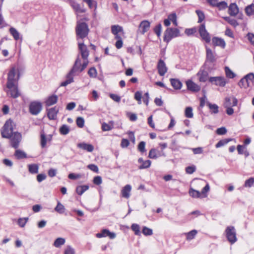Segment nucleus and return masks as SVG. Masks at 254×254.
I'll use <instances>...</instances> for the list:
<instances>
[{"instance_id": "29", "label": "nucleus", "mask_w": 254, "mask_h": 254, "mask_svg": "<svg viewBox=\"0 0 254 254\" xmlns=\"http://www.w3.org/2000/svg\"><path fill=\"white\" fill-rule=\"evenodd\" d=\"M88 189L89 186L88 185L78 186L76 188V192L78 195H81Z\"/></svg>"}, {"instance_id": "32", "label": "nucleus", "mask_w": 254, "mask_h": 254, "mask_svg": "<svg viewBox=\"0 0 254 254\" xmlns=\"http://www.w3.org/2000/svg\"><path fill=\"white\" fill-rule=\"evenodd\" d=\"M190 196L193 198H199L201 197L200 192L190 188L189 191Z\"/></svg>"}, {"instance_id": "31", "label": "nucleus", "mask_w": 254, "mask_h": 254, "mask_svg": "<svg viewBox=\"0 0 254 254\" xmlns=\"http://www.w3.org/2000/svg\"><path fill=\"white\" fill-rule=\"evenodd\" d=\"M73 76L68 73L66 75V79L61 83V86H66L73 82Z\"/></svg>"}, {"instance_id": "58", "label": "nucleus", "mask_w": 254, "mask_h": 254, "mask_svg": "<svg viewBox=\"0 0 254 254\" xmlns=\"http://www.w3.org/2000/svg\"><path fill=\"white\" fill-rule=\"evenodd\" d=\"M151 162L149 160L144 161L143 163L139 167V169H143L149 168L151 165Z\"/></svg>"}, {"instance_id": "43", "label": "nucleus", "mask_w": 254, "mask_h": 254, "mask_svg": "<svg viewBox=\"0 0 254 254\" xmlns=\"http://www.w3.org/2000/svg\"><path fill=\"white\" fill-rule=\"evenodd\" d=\"M111 31L114 35H116L121 32H123V28L119 25H113L111 27Z\"/></svg>"}, {"instance_id": "23", "label": "nucleus", "mask_w": 254, "mask_h": 254, "mask_svg": "<svg viewBox=\"0 0 254 254\" xmlns=\"http://www.w3.org/2000/svg\"><path fill=\"white\" fill-rule=\"evenodd\" d=\"M150 26V23L148 20H143L139 24V28L141 29V33L144 34L146 32Z\"/></svg>"}, {"instance_id": "22", "label": "nucleus", "mask_w": 254, "mask_h": 254, "mask_svg": "<svg viewBox=\"0 0 254 254\" xmlns=\"http://www.w3.org/2000/svg\"><path fill=\"white\" fill-rule=\"evenodd\" d=\"M211 114H217L219 113V107L215 104H212L209 102L206 103Z\"/></svg>"}, {"instance_id": "15", "label": "nucleus", "mask_w": 254, "mask_h": 254, "mask_svg": "<svg viewBox=\"0 0 254 254\" xmlns=\"http://www.w3.org/2000/svg\"><path fill=\"white\" fill-rule=\"evenodd\" d=\"M7 88L9 89L7 93L8 95H10L11 97L16 98L20 96V94L16 84H14L11 87Z\"/></svg>"}, {"instance_id": "28", "label": "nucleus", "mask_w": 254, "mask_h": 254, "mask_svg": "<svg viewBox=\"0 0 254 254\" xmlns=\"http://www.w3.org/2000/svg\"><path fill=\"white\" fill-rule=\"evenodd\" d=\"M71 6L76 12L84 13L85 12V9L81 7L80 4L76 2H72L71 3Z\"/></svg>"}, {"instance_id": "1", "label": "nucleus", "mask_w": 254, "mask_h": 254, "mask_svg": "<svg viewBox=\"0 0 254 254\" xmlns=\"http://www.w3.org/2000/svg\"><path fill=\"white\" fill-rule=\"evenodd\" d=\"M88 64V63L87 62L83 61L81 63V58L79 55H78L71 69L68 73L73 76L78 75L86 68Z\"/></svg>"}, {"instance_id": "49", "label": "nucleus", "mask_w": 254, "mask_h": 254, "mask_svg": "<svg viewBox=\"0 0 254 254\" xmlns=\"http://www.w3.org/2000/svg\"><path fill=\"white\" fill-rule=\"evenodd\" d=\"M12 67H15V70L17 74L20 76V74H22L24 70V67L21 65L16 64L12 66Z\"/></svg>"}, {"instance_id": "26", "label": "nucleus", "mask_w": 254, "mask_h": 254, "mask_svg": "<svg viewBox=\"0 0 254 254\" xmlns=\"http://www.w3.org/2000/svg\"><path fill=\"white\" fill-rule=\"evenodd\" d=\"M58 101V96L56 95H53L49 96L45 102L47 106H51L57 103Z\"/></svg>"}, {"instance_id": "17", "label": "nucleus", "mask_w": 254, "mask_h": 254, "mask_svg": "<svg viewBox=\"0 0 254 254\" xmlns=\"http://www.w3.org/2000/svg\"><path fill=\"white\" fill-rule=\"evenodd\" d=\"M238 100L235 97H226L224 103V106L225 108L236 106Z\"/></svg>"}, {"instance_id": "39", "label": "nucleus", "mask_w": 254, "mask_h": 254, "mask_svg": "<svg viewBox=\"0 0 254 254\" xmlns=\"http://www.w3.org/2000/svg\"><path fill=\"white\" fill-rule=\"evenodd\" d=\"M197 233V231L195 230H191L190 232L186 233V235L187 236V240L190 241L194 239Z\"/></svg>"}, {"instance_id": "41", "label": "nucleus", "mask_w": 254, "mask_h": 254, "mask_svg": "<svg viewBox=\"0 0 254 254\" xmlns=\"http://www.w3.org/2000/svg\"><path fill=\"white\" fill-rule=\"evenodd\" d=\"M232 139H224L220 140L216 144V148H219L226 145L229 142L231 141Z\"/></svg>"}, {"instance_id": "36", "label": "nucleus", "mask_w": 254, "mask_h": 254, "mask_svg": "<svg viewBox=\"0 0 254 254\" xmlns=\"http://www.w3.org/2000/svg\"><path fill=\"white\" fill-rule=\"evenodd\" d=\"M84 2H86L89 7L91 9L94 8V11L96 10L97 8V3L96 1L94 0H83Z\"/></svg>"}, {"instance_id": "40", "label": "nucleus", "mask_w": 254, "mask_h": 254, "mask_svg": "<svg viewBox=\"0 0 254 254\" xmlns=\"http://www.w3.org/2000/svg\"><path fill=\"white\" fill-rule=\"evenodd\" d=\"M64 206L60 201H58L57 205L55 208V210L60 214H63L64 212Z\"/></svg>"}, {"instance_id": "56", "label": "nucleus", "mask_w": 254, "mask_h": 254, "mask_svg": "<svg viewBox=\"0 0 254 254\" xmlns=\"http://www.w3.org/2000/svg\"><path fill=\"white\" fill-rule=\"evenodd\" d=\"M64 254H75V250L71 246L68 245L64 249Z\"/></svg>"}, {"instance_id": "45", "label": "nucleus", "mask_w": 254, "mask_h": 254, "mask_svg": "<svg viewBox=\"0 0 254 254\" xmlns=\"http://www.w3.org/2000/svg\"><path fill=\"white\" fill-rule=\"evenodd\" d=\"M157 150L155 148H152L150 150L148 154V157L150 159H156L158 158L157 153Z\"/></svg>"}, {"instance_id": "10", "label": "nucleus", "mask_w": 254, "mask_h": 254, "mask_svg": "<svg viewBox=\"0 0 254 254\" xmlns=\"http://www.w3.org/2000/svg\"><path fill=\"white\" fill-rule=\"evenodd\" d=\"M78 48L79 50V56H81V59L83 60V61L87 62V63H89L88 61V56H89V51L87 49V46L83 43H78Z\"/></svg>"}, {"instance_id": "64", "label": "nucleus", "mask_w": 254, "mask_h": 254, "mask_svg": "<svg viewBox=\"0 0 254 254\" xmlns=\"http://www.w3.org/2000/svg\"><path fill=\"white\" fill-rule=\"evenodd\" d=\"M145 142L144 141H141L138 145V150L141 153L145 152L146 150L145 148Z\"/></svg>"}, {"instance_id": "9", "label": "nucleus", "mask_w": 254, "mask_h": 254, "mask_svg": "<svg viewBox=\"0 0 254 254\" xmlns=\"http://www.w3.org/2000/svg\"><path fill=\"white\" fill-rule=\"evenodd\" d=\"M42 109V105L41 102L38 101H33L29 105V112L33 115H37L40 113Z\"/></svg>"}, {"instance_id": "44", "label": "nucleus", "mask_w": 254, "mask_h": 254, "mask_svg": "<svg viewBox=\"0 0 254 254\" xmlns=\"http://www.w3.org/2000/svg\"><path fill=\"white\" fill-rule=\"evenodd\" d=\"M245 78H246L248 82L250 84V85L251 86L254 83V73H250L246 75L245 76Z\"/></svg>"}, {"instance_id": "63", "label": "nucleus", "mask_w": 254, "mask_h": 254, "mask_svg": "<svg viewBox=\"0 0 254 254\" xmlns=\"http://www.w3.org/2000/svg\"><path fill=\"white\" fill-rule=\"evenodd\" d=\"M196 28L194 27L192 28H187L185 29V33L188 36H190L193 35L196 32Z\"/></svg>"}, {"instance_id": "51", "label": "nucleus", "mask_w": 254, "mask_h": 254, "mask_svg": "<svg viewBox=\"0 0 254 254\" xmlns=\"http://www.w3.org/2000/svg\"><path fill=\"white\" fill-rule=\"evenodd\" d=\"M254 185V178L251 177L247 180L244 184V187L246 188H251Z\"/></svg>"}, {"instance_id": "2", "label": "nucleus", "mask_w": 254, "mask_h": 254, "mask_svg": "<svg viewBox=\"0 0 254 254\" xmlns=\"http://www.w3.org/2000/svg\"><path fill=\"white\" fill-rule=\"evenodd\" d=\"M217 56L215 51L208 48L206 49V60L204 64L205 68L209 70L213 69L215 65Z\"/></svg>"}, {"instance_id": "24", "label": "nucleus", "mask_w": 254, "mask_h": 254, "mask_svg": "<svg viewBox=\"0 0 254 254\" xmlns=\"http://www.w3.org/2000/svg\"><path fill=\"white\" fill-rule=\"evenodd\" d=\"M239 12V8L235 3H231L228 8V13L231 16H236Z\"/></svg>"}, {"instance_id": "53", "label": "nucleus", "mask_w": 254, "mask_h": 254, "mask_svg": "<svg viewBox=\"0 0 254 254\" xmlns=\"http://www.w3.org/2000/svg\"><path fill=\"white\" fill-rule=\"evenodd\" d=\"M193 116L192 108L190 107H187L185 110V116L188 118H191L193 117Z\"/></svg>"}, {"instance_id": "34", "label": "nucleus", "mask_w": 254, "mask_h": 254, "mask_svg": "<svg viewBox=\"0 0 254 254\" xmlns=\"http://www.w3.org/2000/svg\"><path fill=\"white\" fill-rule=\"evenodd\" d=\"M9 31L10 34L13 36L14 40H17L19 39V33L15 28H10Z\"/></svg>"}, {"instance_id": "35", "label": "nucleus", "mask_w": 254, "mask_h": 254, "mask_svg": "<svg viewBox=\"0 0 254 254\" xmlns=\"http://www.w3.org/2000/svg\"><path fill=\"white\" fill-rule=\"evenodd\" d=\"M245 12L248 16L254 15V4L253 3L247 6L245 8Z\"/></svg>"}, {"instance_id": "61", "label": "nucleus", "mask_w": 254, "mask_h": 254, "mask_svg": "<svg viewBox=\"0 0 254 254\" xmlns=\"http://www.w3.org/2000/svg\"><path fill=\"white\" fill-rule=\"evenodd\" d=\"M88 74L91 77H95L97 76V70L94 67H91L88 71Z\"/></svg>"}, {"instance_id": "37", "label": "nucleus", "mask_w": 254, "mask_h": 254, "mask_svg": "<svg viewBox=\"0 0 254 254\" xmlns=\"http://www.w3.org/2000/svg\"><path fill=\"white\" fill-rule=\"evenodd\" d=\"M247 79L244 77L242 78L239 81L238 85L241 88H247V87H250L251 86L248 82Z\"/></svg>"}, {"instance_id": "46", "label": "nucleus", "mask_w": 254, "mask_h": 254, "mask_svg": "<svg viewBox=\"0 0 254 254\" xmlns=\"http://www.w3.org/2000/svg\"><path fill=\"white\" fill-rule=\"evenodd\" d=\"M47 141L48 140L44 133H41L40 135V144L42 148H44L46 146Z\"/></svg>"}, {"instance_id": "18", "label": "nucleus", "mask_w": 254, "mask_h": 254, "mask_svg": "<svg viewBox=\"0 0 254 254\" xmlns=\"http://www.w3.org/2000/svg\"><path fill=\"white\" fill-rule=\"evenodd\" d=\"M186 85L188 89L193 92H198L200 90V87L195 84L191 80L186 81Z\"/></svg>"}, {"instance_id": "3", "label": "nucleus", "mask_w": 254, "mask_h": 254, "mask_svg": "<svg viewBox=\"0 0 254 254\" xmlns=\"http://www.w3.org/2000/svg\"><path fill=\"white\" fill-rule=\"evenodd\" d=\"M13 133V122L11 119L6 121L1 129V135L4 138H10Z\"/></svg>"}, {"instance_id": "54", "label": "nucleus", "mask_w": 254, "mask_h": 254, "mask_svg": "<svg viewBox=\"0 0 254 254\" xmlns=\"http://www.w3.org/2000/svg\"><path fill=\"white\" fill-rule=\"evenodd\" d=\"M196 13L198 17V22L201 23L205 18V16L203 12L200 10H196Z\"/></svg>"}, {"instance_id": "8", "label": "nucleus", "mask_w": 254, "mask_h": 254, "mask_svg": "<svg viewBox=\"0 0 254 254\" xmlns=\"http://www.w3.org/2000/svg\"><path fill=\"white\" fill-rule=\"evenodd\" d=\"M209 82L212 85L220 87H224L227 83L225 78L222 76L210 77Z\"/></svg>"}, {"instance_id": "55", "label": "nucleus", "mask_w": 254, "mask_h": 254, "mask_svg": "<svg viewBox=\"0 0 254 254\" xmlns=\"http://www.w3.org/2000/svg\"><path fill=\"white\" fill-rule=\"evenodd\" d=\"M162 31V25L161 23L157 24L154 28V32L157 35L158 37L161 36Z\"/></svg>"}, {"instance_id": "42", "label": "nucleus", "mask_w": 254, "mask_h": 254, "mask_svg": "<svg viewBox=\"0 0 254 254\" xmlns=\"http://www.w3.org/2000/svg\"><path fill=\"white\" fill-rule=\"evenodd\" d=\"M60 132L63 135H66L69 132V127L66 125H62L60 128Z\"/></svg>"}, {"instance_id": "27", "label": "nucleus", "mask_w": 254, "mask_h": 254, "mask_svg": "<svg viewBox=\"0 0 254 254\" xmlns=\"http://www.w3.org/2000/svg\"><path fill=\"white\" fill-rule=\"evenodd\" d=\"M170 82L172 86L176 90L180 89L182 86V82L178 79L171 78Z\"/></svg>"}, {"instance_id": "50", "label": "nucleus", "mask_w": 254, "mask_h": 254, "mask_svg": "<svg viewBox=\"0 0 254 254\" xmlns=\"http://www.w3.org/2000/svg\"><path fill=\"white\" fill-rule=\"evenodd\" d=\"M15 156L17 159H22L26 157V154L20 150H16L15 152Z\"/></svg>"}, {"instance_id": "62", "label": "nucleus", "mask_w": 254, "mask_h": 254, "mask_svg": "<svg viewBox=\"0 0 254 254\" xmlns=\"http://www.w3.org/2000/svg\"><path fill=\"white\" fill-rule=\"evenodd\" d=\"M76 124L77 126L80 128H82L84 127V120L82 117H78L76 119Z\"/></svg>"}, {"instance_id": "52", "label": "nucleus", "mask_w": 254, "mask_h": 254, "mask_svg": "<svg viewBox=\"0 0 254 254\" xmlns=\"http://www.w3.org/2000/svg\"><path fill=\"white\" fill-rule=\"evenodd\" d=\"M142 233L145 236H151L153 234V231L151 229L144 226L142 228Z\"/></svg>"}, {"instance_id": "59", "label": "nucleus", "mask_w": 254, "mask_h": 254, "mask_svg": "<svg viewBox=\"0 0 254 254\" xmlns=\"http://www.w3.org/2000/svg\"><path fill=\"white\" fill-rule=\"evenodd\" d=\"M142 92L137 91L134 94V99L137 101L138 104H141Z\"/></svg>"}, {"instance_id": "38", "label": "nucleus", "mask_w": 254, "mask_h": 254, "mask_svg": "<svg viewBox=\"0 0 254 254\" xmlns=\"http://www.w3.org/2000/svg\"><path fill=\"white\" fill-rule=\"evenodd\" d=\"M223 18L227 21L229 24H230L233 26L236 27L238 26L239 23L237 21V20L235 19H232L230 17L226 16L224 17Z\"/></svg>"}, {"instance_id": "30", "label": "nucleus", "mask_w": 254, "mask_h": 254, "mask_svg": "<svg viewBox=\"0 0 254 254\" xmlns=\"http://www.w3.org/2000/svg\"><path fill=\"white\" fill-rule=\"evenodd\" d=\"M65 243V240L63 238H58L56 239L53 244V246L56 248H60Z\"/></svg>"}, {"instance_id": "48", "label": "nucleus", "mask_w": 254, "mask_h": 254, "mask_svg": "<svg viewBox=\"0 0 254 254\" xmlns=\"http://www.w3.org/2000/svg\"><path fill=\"white\" fill-rule=\"evenodd\" d=\"M131 230L134 232L135 235H140V227L137 224H132L131 226Z\"/></svg>"}, {"instance_id": "12", "label": "nucleus", "mask_w": 254, "mask_h": 254, "mask_svg": "<svg viewBox=\"0 0 254 254\" xmlns=\"http://www.w3.org/2000/svg\"><path fill=\"white\" fill-rule=\"evenodd\" d=\"M9 139L11 146L14 148L16 149L19 146V144L21 139V135L18 132H14Z\"/></svg>"}, {"instance_id": "16", "label": "nucleus", "mask_w": 254, "mask_h": 254, "mask_svg": "<svg viewBox=\"0 0 254 254\" xmlns=\"http://www.w3.org/2000/svg\"><path fill=\"white\" fill-rule=\"evenodd\" d=\"M47 116L51 120H55L57 119V114L59 112V109L57 107L50 108L47 110Z\"/></svg>"}, {"instance_id": "11", "label": "nucleus", "mask_w": 254, "mask_h": 254, "mask_svg": "<svg viewBox=\"0 0 254 254\" xmlns=\"http://www.w3.org/2000/svg\"><path fill=\"white\" fill-rule=\"evenodd\" d=\"M199 33L202 39L206 43H208L211 41V37L205 28V23H202L198 29Z\"/></svg>"}, {"instance_id": "60", "label": "nucleus", "mask_w": 254, "mask_h": 254, "mask_svg": "<svg viewBox=\"0 0 254 254\" xmlns=\"http://www.w3.org/2000/svg\"><path fill=\"white\" fill-rule=\"evenodd\" d=\"M196 171V167L194 165H191L186 168V172L187 174H192Z\"/></svg>"}, {"instance_id": "5", "label": "nucleus", "mask_w": 254, "mask_h": 254, "mask_svg": "<svg viewBox=\"0 0 254 254\" xmlns=\"http://www.w3.org/2000/svg\"><path fill=\"white\" fill-rule=\"evenodd\" d=\"M181 36L180 30L176 28H168L164 32V41L169 43L173 38Z\"/></svg>"}, {"instance_id": "25", "label": "nucleus", "mask_w": 254, "mask_h": 254, "mask_svg": "<svg viewBox=\"0 0 254 254\" xmlns=\"http://www.w3.org/2000/svg\"><path fill=\"white\" fill-rule=\"evenodd\" d=\"M131 189V186L127 185L122 189L121 191L122 195L123 197L128 198L130 196V192Z\"/></svg>"}, {"instance_id": "4", "label": "nucleus", "mask_w": 254, "mask_h": 254, "mask_svg": "<svg viewBox=\"0 0 254 254\" xmlns=\"http://www.w3.org/2000/svg\"><path fill=\"white\" fill-rule=\"evenodd\" d=\"M75 31L77 39H83L87 36L89 30L87 23L78 22L77 23Z\"/></svg>"}, {"instance_id": "13", "label": "nucleus", "mask_w": 254, "mask_h": 254, "mask_svg": "<svg viewBox=\"0 0 254 254\" xmlns=\"http://www.w3.org/2000/svg\"><path fill=\"white\" fill-rule=\"evenodd\" d=\"M157 68L158 73L160 76H164L167 72L168 68L165 62L162 59L158 61Z\"/></svg>"}, {"instance_id": "57", "label": "nucleus", "mask_w": 254, "mask_h": 254, "mask_svg": "<svg viewBox=\"0 0 254 254\" xmlns=\"http://www.w3.org/2000/svg\"><path fill=\"white\" fill-rule=\"evenodd\" d=\"M210 187L209 184L207 183L206 186L202 189L201 191L200 192L201 195H202V197H205L206 196L207 192L209 190Z\"/></svg>"}, {"instance_id": "20", "label": "nucleus", "mask_w": 254, "mask_h": 254, "mask_svg": "<svg viewBox=\"0 0 254 254\" xmlns=\"http://www.w3.org/2000/svg\"><path fill=\"white\" fill-rule=\"evenodd\" d=\"M197 76L198 77L199 81L202 82H205L207 80H209L208 73L207 71L204 70H200L197 73Z\"/></svg>"}, {"instance_id": "14", "label": "nucleus", "mask_w": 254, "mask_h": 254, "mask_svg": "<svg viewBox=\"0 0 254 254\" xmlns=\"http://www.w3.org/2000/svg\"><path fill=\"white\" fill-rule=\"evenodd\" d=\"M116 235L114 232H111L108 229H103L100 233L96 234V237L98 238L109 237L111 239L115 238Z\"/></svg>"}, {"instance_id": "6", "label": "nucleus", "mask_w": 254, "mask_h": 254, "mask_svg": "<svg viewBox=\"0 0 254 254\" xmlns=\"http://www.w3.org/2000/svg\"><path fill=\"white\" fill-rule=\"evenodd\" d=\"M15 67H11L8 73L7 81L6 83L7 87H11L14 84H16L17 81L19 78Z\"/></svg>"}, {"instance_id": "33", "label": "nucleus", "mask_w": 254, "mask_h": 254, "mask_svg": "<svg viewBox=\"0 0 254 254\" xmlns=\"http://www.w3.org/2000/svg\"><path fill=\"white\" fill-rule=\"evenodd\" d=\"M39 166L36 164L28 165V170L31 174H36L38 172Z\"/></svg>"}, {"instance_id": "47", "label": "nucleus", "mask_w": 254, "mask_h": 254, "mask_svg": "<svg viewBox=\"0 0 254 254\" xmlns=\"http://www.w3.org/2000/svg\"><path fill=\"white\" fill-rule=\"evenodd\" d=\"M226 75L229 78H233L235 77V74L227 66L225 67Z\"/></svg>"}, {"instance_id": "19", "label": "nucleus", "mask_w": 254, "mask_h": 254, "mask_svg": "<svg viewBox=\"0 0 254 254\" xmlns=\"http://www.w3.org/2000/svg\"><path fill=\"white\" fill-rule=\"evenodd\" d=\"M212 44L214 46H219L224 49L226 46L225 41L220 38L213 37L212 39Z\"/></svg>"}, {"instance_id": "7", "label": "nucleus", "mask_w": 254, "mask_h": 254, "mask_svg": "<svg viewBox=\"0 0 254 254\" xmlns=\"http://www.w3.org/2000/svg\"><path fill=\"white\" fill-rule=\"evenodd\" d=\"M228 241L231 244H234L237 241L236 232L234 226H228L225 230Z\"/></svg>"}, {"instance_id": "21", "label": "nucleus", "mask_w": 254, "mask_h": 254, "mask_svg": "<svg viewBox=\"0 0 254 254\" xmlns=\"http://www.w3.org/2000/svg\"><path fill=\"white\" fill-rule=\"evenodd\" d=\"M77 147L88 152H91L94 150V146L90 144H88L85 142L79 143L77 144Z\"/></svg>"}]
</instances>
